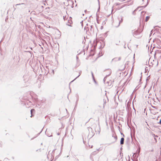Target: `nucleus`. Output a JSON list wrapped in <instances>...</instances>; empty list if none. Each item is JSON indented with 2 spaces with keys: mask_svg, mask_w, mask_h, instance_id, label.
Listing matches in <instances>:
<instances>
[{
  "mask_svg": "<svg viewBox=\"0 0 161 161\" xmlns=\"http://www.w3.org/2000/svg\"><path fill=\"white\" fill-rule=\"evenodd\" d=\"M35 111V110L34 109H32L31 110V117H32V113L33 112H34Z\"/></svg>",
  "mask_w": 161,
  "mask_h": 161,
  "instance_id": "nucleus-3",
  "label": "nucleus"
},
{
  "mask_svg": "<svg viewBox=\"0 0 161 161\" xmlns=\"http://www.w3.org/2000/svg\"><path fill=\"white\" fill-rule=\"evenodd\" d=\"M124 139L123 138H122L120 140V144H124Z\"/></svg>",
  "mask_w": 161,
  "mask_h": 161,
  "instance_id": "nucleus-2",
  "label": "nucleus"
},
{
  "mask_svg": "<svg viewBox=\"0 0 161 161\" xmlns=\"http://www.w3.org/2000/svg\"><path fill=\"white\" fill-rule=\"evenodd\" d=\"M92 52L93 53V55H94V51H92Z\"/></svg>",
  "mask_w": 161,
  "mask_h": 161,
  "instance_id": "nucleus-5",
  "label": "nucleus"
},
{
  "mask_svg": "<svg viewBox=\"0 0 161 161\" xmlns=\"http://www.w3.org/2000/svg\"><path fill=\"white\" fill-rule=\"evenodd\" d=\"M155 161H158V160H156Z\"/></svg>",
  "mask_w": 161,
  "mask_h": 161,
  "instance_id": "nucleus-7",
  "label": "nucleus"
},
{
  "mask_svg": "<svg viewBox=\"0 0 161 161\" xmlns=\"http://www.w3.org/2000/svg\"><path fill=\"white\" fill-rule=\"evenodd\" d=\"M68 22L67 23V25L69 26H71V25L72 24L73 22L71 20V19L69 18L68 19Z\"/></svg>",
  "mask_w": 161,
  "mask_h": 161,
  "instance_id": "nucleus-1",
  "label": "nucleus"
},
{
  "mask_svg": "<svg viewBox=\"0 0 161 161\" xmlns=\"http://www.w3.org/2000/svg\"><path fill=\"white\" fill-rule=\"evenodd\" d=\"M58 135H60V133H58Z\"/></svg>",
  "mask_w": 161,
  "mask_h": 161,
  "instance_id": "nucleus-6",
  "label": "nucleus"
},
{
  "mask_svg": "<svg viewBox=\"0 0 161 161\" xmlns=\"http://www.w3.org/2000/svg\"><path fill=\"white\" fill-rule=\"evenodd\" d=\"M150 17L149 16H147L146 17V21H147L149 19Z\"/></svg>",
  "mask_w": 161,
  "mask_h": 161,
  "instance_id": "nucleus-4",
  "label": "nucleus"
}]
</instances>
